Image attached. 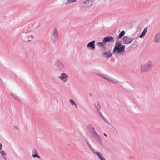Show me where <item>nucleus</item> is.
Masks as SVG:
<instances>
[{
  "label": "nucleus",
  "mask_w": 160,
  "mask_h": 160,
  "mask_svg": "<svg viewBox=\"0 0 160 160\" xmlns=\"http://www.w3.org/2000/svg\"><path fill=\"white\" fill-rule=\"evenodd\" d=\"M152 62L148 61L147 62L141 65V69L142 72H148L151 69Z\"/></svg>",
  "instance_id": "nucleus-1"
},
{
  "label": "nucleus",
  "mask_w": 160,
  "mask_h": 160,
  "mask_svg": "<svg viewBox=\"0 0 160 160\" xmlns=\"http://www.w3.org/2000/svg\"><path fill=\"white\" fill-rule=\"evenodd\" d=\"M114 41V39L111 36H107L104 38L103 41L101 42L98 43V45L102 48L104 47L106 44L108 42H112Z\"/></svg>",
  "instance_id": "nucleus-2"
},
{
  "label": "nucleus",
  "mask_w": 160,
  "mask_h": 160,
  "mask_svg": "<svg viewBox=\"0 0 160 160\" xmlns=\"http://www.w3.org/2000/svg\"><path fill=\"white\" fill-rule=\"evenodd\" d=\"M125 48V46L122 45L121 43L117 42L114 48L113 52L115 53L122 52L124 51Z\"/></svg>",
  "instance_id": "nucleus-3"
},
{
  "label": "nucleus",
  "mask_w": 160,
  "mask_h": 160,
  "mask_svg": "<svg viewBox=\"0 0 160 160\" xmlns=\"http://www.w3.org/2000/svg\"><path fill=\"white\" fill-rule=\"evenodd\" d=\"M94 2V0H86L80 4L81 8L87 7L91 6Z\"/></svg>",
  "instance_id": "nucleus-4"
},
{
  "label": "nucleus",
  "mask_w": 160,
  "mask_h": 160,
  "mask_svg": "<svg viewBox=\"0 0 160 160\" xmlns=\"http://www.w3.org/2000/svg\"><path fill=\"white\" fill-rule=\"evenodd\" d=\"M123 40L124 44H128L132 42L133 40V39L127 36L123 38Z\"/></svg>",
  "instance_id": "nucleus-5"
},
{
  "label": "nucleus",
  "mask_w": 160,
  "mask_h": 160,
  "mask_svg": "<svg viewBox=\"0 0 160 160\" xmlns=\"http://www.w3.org/2000/svg\"><path fill=\"white\" fill-rule=\"evenodd\" d=\"M68 76L64 73H62L59 77V78L64 82L67 81L68 79Z\"/></svg>",
  "instance_id": "nucleus-6"
},
{
  "label": "nucleus",
  "mask_w": 160,
  "mask_h": 160,
  "mask_svg": "<svg viewBox=\"0 0 160 160\" xmlns=\"http://www.w3.org/2000/svg\"><path fill=\"white\" fill-rule=\"evenodd\" d=\"M95 42V41H93L89 42L87 45V47L88 48L91 50H94L95 48V46L94 45Z\"/></svg>",
  "instance_id": "nucleus-7"
},
{
  "label": "nucleus",
  "mask_w": 160,
  "mask_h": 160,
  "mask_svg": "<svg viewBox=\"0 0 160 160\" xmlns=\"http://www.w3.org/2000/svg\"><path fill=\"white\" fill-rule=\"evenodd\" d=\"M58 34L56 29H55L53 32V35L52 38L53 40H55L58 38Z\"/></svg>",
  "instance_id": "nucleus-8"
},
{
  "label": "nucleus",
  "mask_w": 160,
  "mask_h": 160,
  "mask_svg": "<svg viewBox=\"0 0 160 160\" xmlns=\"http://www.w3.org/2000/svg\"><path fill=\"white\" fill-rule=\"evenodd\" d=\"M103 55L104 57L106 58H108L112 56V54L110 52H107L103 53Z\"/></svg>",
  "instance_id": "nucleus-9"
},
{
  "label": "nucleus",
  "mask_w": 160,
  "mask_h": 160,
  "mask_svg": "<svg viewBox=\"0 0 160 160\" xmlns=\"http://www.w3.org/2000/svg\"><path fill=\"white\" fill-rule=\"evenodd\" d=\"M96 153L101 160H106L99 152H97Z\"/></svg>",
  "instance_id": "nucleus-10"
},
{
  "label": "nucleus",
  "mask_w": 160,
  "mask_h": 160,
  "mask_svg": "<svg viewBox=\"0 0 160 160\" xmlns=\"http://www.w3.org/2000/svg\"><path fill=\"white\" fill-rule=\"evenodd\" d=\"M160 40V35L159 34H156L155 36L154 41L156 42H158Z\"/></svg>",
  "instance_id": "nucleus-11"
},
{
  "label": "nucleus",
  "mask_w": 160,
  "mask_h": 160,
  "mask_svg": "<svg viewBox=\"0 0 160 160\" xmlns=\"http://www.w3.org/2000/svg\"><path fill=\"white\" fill-rule=\"evenodd\" d=\"M147 31V28H146L144 30L143 32H142L141 34L139 36L140 38H142L146 34Z\"/></svg>",
  "instance_id": "nucleus-12"
},
{
  "label": "nucleus",
  "mask_w": 160,
  "mask_h": 160,
  "mask_svg": "<svg viewBox=\"0 0 160 160\" xmlns=\"http://www.w3.org/2000/svg\"><path fill=\"white\" fill-rule=\"evenodd\" d=\"M125 33V32L123 31H122V32L120 33L119 34L118 37V39H120L122 37Z\"/></svg>",
  "instance_id": "nucleus-13"
},
{
  "label": "nucleus",
  "mask_w": 160,
  "mask_h": 160,
  "mask_svg": "<svg viewBox=\"0 0 160 160\" xmlns=\"http://www.w3.org/2000/svg\"><path fill=\"white\" fill-rule=\"evenodd\" d=\"M76 0H68L66 3V5H68L70 3L76 1Z\"/></svg>",
  "instance_id": "nucleus-14"
},
{
  "label": "nucleus",
  "mask_w": 160,
  "mask_h": 160,
  "mask_svg": "<svg viewBox=\"0 0 160 160\" xmlns=\"http://www.w3.org/2000/svg\"><path fill=\"white\" fill-rule=\"evenodd\" d=\"M70 102L72 105H74L77 108V106L76 104L74 102L73 100L70 99Z\"/></svg>",
  "instance_id": "nucleus-15"
},
{
  "label": "nucleus",
  "mask_w": 160,
  "mask_h": 160,
  "mask_svg": "<svg viewBox=\"0 0 160 160\" xmlns=\"http://www.w3.org/2000/svg\"><path fill=\"white\" fill-rule=\"evenodd\" d=\"M97 106L95 105V107L97 110H99L101 108V107L99 103H97Z\"/></svg>",
  "instance_id": "nucleus-16"
},
{
  "label": "nucleus",
  "mask_w": 160,
  "mask_h": 160,
  "mask_svg": "<svg viewBox=\"0 0 160 160\" xmlns=\"http://www.w3.org/2000/svg\"><path fill=\"white\" fill-rule=\"evenodd\" d=\"M11 95L12 96V97L13 98H14L15 99H16V100H17L18 99V97L17 96H16V95H14L12 93H11Z\"/></svg>",
  "instance_id": "nucleus-17"
},
{
  "label": "nucleus",
  "mask_w": 160,
  "mask_h": 160,
  "mask_svg": "<svg viewBox=\"0 0 160 160\" xmlns=\"http://www.w3.org/2000/svg\"><path fill=\"white\" fill-rule=\"evenodd\" d=\"M0 153L3 156L5 155H6V154L5 152L3 150L1 151L0 152Z\"/></svg>",
  "instance_id": "nucleus-18"
},
{
  "label": "nucleus",
  "mask_w": 160,
  "mask_h": 160,
  "mask_svg": "<svg viewBox=\"0 0 160 160\" xmlns=\"http://www.w3.org/2000/svg\"><path fill=\"white\" fill-rule=\"evenodd\" d=\"M32 156L33 157H38V158H40L39 156L38 155L35 154H33L32 155Z\"/></svg>",
  "instance_id": "nucleus-19"
},
{
  "label": "nucleus",
  "mask_w": 160,
  "mask_h": 160,
  "mask_svg": "<svg viewBox=\"0 0 160 160\" xmlns=\"http://www.w3.org/2000/svg\"><path fill=\"white\" fill-rule=\"evenodd\" d=\"M2 145L1 144H0V150H1L2 149Z\"/></svg>",
  "instance_id": "nucleus-20"
},
{
  "label": "nucleus",
  "mask_w": 160,
  "mask_h": 160,
  "mask_svg": "<svg viewBox=\"0 0 160 160\" xmlns=\"http://www.w3.org/2000/svg\"><path fill=\"white\" fill-rule=\"evenodd\" d=\"M31 38H32V39H33L34 38V36H33L32 35H31Z\"/></svg>",
  "instance_id": "nucleus-21"
},
{
  "label": "nucleus",
  "mask_w": 160,
  "mask_h": 160,
  "mask_svg": "<svg viewBox=\"0 0 160 160\" xmlns=\"http://www.w3.org/2000/svg\"><path fill=\"white\" fill-rule=\"evenodd\" d=\"M104 135L106 137L107 136V135L105 133H104Z\"/></svg>",
  "instance_id": "nucleus-22"
},
{
  "label": "nucleus",
  "mask_w": 160,
  "mask_h": 160,
  "mask_svg": "<svg viewBox=\"0 0 160 160\" xmlns=\"http://www.w3.org/2000/svg\"><path fill=\"white\" fill-rule=\"evenodd\" d=\"M94 133H95V134H97H97L96 133L95 131H94Z\"/></svg>",
  "instance_id": "nucleus-23"
}]
</instances>
